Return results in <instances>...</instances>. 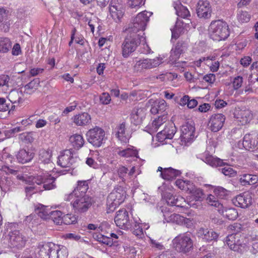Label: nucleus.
<instances>
[{"label":"nucleus","instance_id":"f257e3e1","mask_svg":"<svg viewBox=\"0 0 258 258\" xmlns=\"http://www.w3.org/2000/svg\"><path fill=\"white\" fill-rule=\"evenodd\" d=\"M37 258H67L68 250L61 245L53 242H40L35 250Z\"/></svg>","mask_w":258,"mask_h":258},{"label":"nucleus","instance_id":"f03ea898","mask_svg":"<svg viewBox=\"0 0 258 258\" xmlns=\"http://www.w3.org/2000/svg\"><path fill=\"white\" fill-rule=\"evenodd\" d=\"M209 31L211 38L217 41L226 40L230 35L228 24L221 20L212 21L209 26Z\"/></svg>","mask_w":258,"mask_h":258},{"label":"nucleus","instance_id":"7ed1b4c3","mask_svg":"<svg viewBox=\"0 0 258 258\" xmlns=\"http://www.w3.org/2000/svg\"><path fill=\"white\" fill-rule=\"evenodd\" d=\"M152 15V12L147 11H143L139 13L132 21L127 29V32H132L136 34H141L144 36V31L146 29L149 18Z\"/></svg>","mask_w":258,"mask_h":258},{"label":"nucleus","instance_id":"20e7f679","mask_svg":"<svg viewBox=\"0 0 258 258\" xmlns=\"http://www.w3.org/2000/svg\"><path fill=\"white\" fill-rule=\"evenodd\" d=\"M121 45V53L123 57L127 58L134 52L139 45V42L144 41L145 37L143 35L136 34L128 32Z\"/></svg>","mask_w":258,"mask_h":258},{"label":"nucleus","instance_id":"39448f33","mask_svg":"<svg viewBox=\"0 0 258 258\" xmlns=\"http://www.w3.org/2000/svg\"><path fill=\"white\" fill-rule=\"evenodd\" d=\"M174 248L178 252L184 253L189 252L193 247V241L189 234H180L173 240Z\"/></svg>","mask_w":258,"mask_h":258},{"label":"nucleus","instance_id":"423d86ee","mask_svg":"<svg viewBox=\"0 0 258 258\" xmlns=\"http://www.w3.org/2000/svg\"><path fill=\"white\" fill-rule=\"evenodd\" d=\"M105 135L104 131L99 127L89 130L86 134L87 141L96 148L100 147L103 144Z\"/></svg>","mask_w":258,"mask_h":258},{"label":"nucleus","instance_id":"0eeeda50","mask_svg":"<svg viewBox=\"0 0 258 258\" xmlns=\"http://www.w3.org/2000/svg\"><path fill=\"white\" fill-rule=\"evenodd\" d=\"M26 237L19 230L10 231L8 234V245L11 248L22 249L25 245Z\"/></svg>","mask_w":258,"mask_h":258},{"label":"nucleus","instance_id":"6e6552de","mask_svg":"<svg viewBox=\"0 0 258 258\" xmlns=\"http://www.w3.org/2000/svg\"><path fill=\"white\" fill-rule=\"evenodd\" d=\"M75 200L73 203V207L75 213H84L91 207L92 199L89 196L75 197Z\"/></svg>","mask_w":258,"mask_h":258},{"label":"nucleus","instance_id":"1a4fd4ad","mask_svg":"<svg viewBox=\"0 0 258 258\" xmlns=\"http://www.w3.org/2000/svg\"><path fill=\"white\" fill-rule=\"evenodd\" d=\"M125 191L120 186H116L109 195L107 198V204L110 208L114 209L123 202L125 198Z\"/></svg>","mask_w":258,"mask_h":258},{"label":"nucleus","instance_id":"9d476101","mask_svg":"<svg viewBox=\"0 0 258 258\" xmlns=\"http://www.w3.org/2000/svg\"><path fill=\"white\" fill-rule=\"evenodd\" d=\"M162 58L156 57L153 59H145L137 61L134 65V69L137 72L144 70L151 69L158 67L162 62Z\"/></svg>","mask_w":258,"mask_h":258},{"label":"nucleus","instance_id":"9b49d317","mask_svg":"<svg viewBox=\"0 0 258 258\" xmlns=\"http://www.w3.org/2000/svg\"><path fill=\"white\" fill-rule=\"evenodd\" d=\"M114 222L116 226L121 229L132 228V224L130 221L128 212L125 209L119 210L116 212Z\"/></svg>","mask_w":258,"mask_h":258},{"label":"nucleus","instance_id":"f8f14e48","mask_svg":"<svg viewBox=\"0 0 258 258\" xmlns=\"http://www.w3.org/2000/svg\"><path fill=\"white\" fill-rule=\"evenodd\" d=\"M187 46V43L185 41H178L170 51L169 59L171 63H175L179 58L180 55L186 51Z\"/></svg>","mask_w":258,"mask_h":258},{"label":"nucleus","instance_id":"ddd939ff","mask_svg":"<svg viewBox=\"0 0 258 258\" xmlns=\"http://www.w3.org/2000/svg\"><path fill=\"white\" fill-rule=\"evenodd\" d=\"M77 159L73 156L71 150H66L60 153L57 162L62 168L71 167L75 163Z\"/></svg>","mask_w":258,"mask_h":258},{"label":"nucleus","instance_id":"4468645a","mask_svg":"<svg viewBox=\"0 0 258 258\" xmlns=\"http://www.w3.org/2000/svg\"><path fill=\"white\" fill-rule=\"evenodd\" d=\"M196 12L199 18L204 19H210L212 13L210 2L207 0H200L197 5Z\"/></svg>","mask_w":258,"mask_h":258},{"label":"nucleus","instance_id":"2eb2a0df","mask_svg":"<svg viewBox=\"0 0 258 258\" xmlns=\"http://www.w3.org/2000/svg\"><path fill=\"white\" fill-rule=\"evenodd\" d=\"M225 116L221 113L212 115L209 121L208 125L211 131L217 132L220 130L225 121Z\"/></svg>","mask_w":258,"mask_h":258},{"label":"nucleus","instance_id":"dca6fc26","mask_svg":"<svg viewBox=\"0 0 258 258\" xmlns=\"http://www.w3.org/2000/svg\"><path fill=\"white\" fill-rule=\"evenodd\" d=\"M109 12L112 19L116 22H118L123 16L124 8L121 4L115 3V1L112 0L110 4Z\"/></svg>","mask_w":258,"mask_h":258},{"label":"nucleus","instance_id":"f3484780","mask_svg":"<svg viewBox=\"0 0 258 258\" xmlns=\"http://www.w3.org/2000/svg\"><path fill=\"white\" fill-rule=\"evenodd\" d=\"M225 242L231 250L238 252H242L243 245L239 236L236 234L228 235L226 238Z\"/></svg>","mask_w":258,"mask_h":258},{"label":"nucleus","instance_id":"a211bd4d","mask_svg":"<svg viewBox=\"0 0 258 258\" xmlns=\"http://www.w3.org/2000/svg\"><path fill=\"white\" fill-rule=\"evenodd\" d=\"M252 202L251 197L249 193H243L237 196L233 200V203L237 207L241 208L248 207Z\"/></svg>","mask_w":258,"mask_h":258},{"label":"nucleus","instance_id":"6ab92c4d","mask_svg":"<svg viewBox=\"0 0 258 258\" xmlns=\"http://www.w3.org/2000/svg\"><path fill=\"white\" fill-rule=\"evenodd\" d=\"M176 131L175 125L171 124L166 126L164 130L158 133L157 137L160 142H162L166 139H171Z\"/></svg>","mask_w":258,"mask_h":258},{"label":"nucleus","instance_id":"aec40b11","mask_svg":"<svg viewBox=\"0 0 258 258\" xmlns=\"http://www.w3.org/2000/svg\"><path fill=\"white\" fill-rule=\"evenodd\" d=\"M166 115V113H164L155 119L151 124L146 127V131L151 135L156 132L158 128L167 121Z\"/></svg>","mask_w":258,"mask_h":258},{"label":"nucleus","instance_id":"412c9836","mask_svg":"<svg viewBox=\"0 0 258 258\" xmlns=\"http://www.w3.org/2000/svg\"><path fill=\"white\" fill-rule=\"evenodd\" d=\"M145 116V110L144 108H134L131 114V122L136 125L140 124L143 122Z\"/></svg>","mask_w":258,"mask_h":258},{"label":"nucleus","instance_id":"4be33fe9","mask_svg":"<svg viewBox=\"0 0 258 258\" xmlns=\"http://www.w3.org/2000/svg\"><path fill=\"white\" fill-rule=\"evenodd\" d=\"M166 209L162 210V212L163 213V216L164 217V219L167 222H171V223H175L177 224H179L180 223L184 222L185 223H187L188 221H189V219L187 218H184L183 217L180 216L179 214H176L175 213L170 214L168 212H164Z\"/></svg>","mask_w":258,"mask_h":258},{"label":"nucleus","instance_id":"5701e85b","mask_svg":"<svg viewBox=\"0 0 258 258\" xmlns=\"http://www.w3.org/2000/svg\"><path fill=\"white\" fill-rule=\"evenodd\" d=\"M52 153L49 150L41 149L39 152L38 162L39 163L48 165L53 167V163L51 160Z\"/></svg>","mask_w":258,"mask_h":258},{"label":"nucleus","instance_id":"b1692460","mask_svg":"<svg viewBox=\"0 0 258 258\" xmlns=\"http://www.w3.org/2000/svg\"><path fill=\"white\" fill-rule=\"evenodd\" d=\"M191 197L189 198L188 205L194 208L197 207L196 202L201 201L204 198V194L202 189L196 187L190 193Z\"/></svg>","mask_w":258,"mask_h":258},{"label":"nucleus","instance_id":"393cba45","mask_svg":"<svg viewBox=\"0 0 258 258\" xmlns=\"http://www.w3.org/2000/svg\"><path fill=\"white\" fill-rule=\"evenodd\" d=\"M200 236L206 241L209 242L212 240L216 241L219 237V234L212 229L201 228L198 232Z\"/></svg>","mask_w":258,"mask_h":258},{"label":"nucleus","instance_id":"a878e982","mask_svg":"<svg viewBox=\"0 0 258 258\" xmlns=\"http://www.w3.org/2000/svg\"><path fill=\"white\" fill-rule=\"evenodd\" d=\"M73 122L78 126H84L91 122L90 115L87 112L79 113L75 115L73 118Z\"/></svg>","mask_w":258,"mask_h":258},{"label":"nucleus","instance_id":"bb28decb","mask_svg":"<svg viewBox=\"0 0 258 258\" xmlns=\"http://www.w3.org/2000/svg\"><path fill=\"white\" fill-rule=\"evenodd\" d=\"M88 189V185L87 181H79L78 182V185L73 191L69 195L70 197H80L84 196H88L86 192Z\"/></svg>","mask_w":258,"mask_h":258},{"label":"nucleus","instance_id":"cd10ccee","mask_svg":"<svg viewBox=\"0 0 258 258\" xmlns=\"http://www.w3.org/2000/svg\"><path fill=\"white\" fill-rule=\"evenodd\" d=\"M34 156V153L31 151L21 149L17 154V159L19 163L24 164L31 161Z\"/></svg>","mask_w":258,"mask_h":258},{"label":"nucleus","instance_id":"c85d7f7f","mask_svg":"<svg viewBox=\"0 0 258 258\" xmlns=\"http://www.w3.org/2000/svg\"><path fill=\"white\" fill-rule=\"evenodd\" d=\"M167 106L165 100L163 99L157 100L154 102L151 108L152 114H156L157 113H164L167 109Z\"/></svg>","mask_w":258,"mask_h":258},{"label":"nucleus","instance_id":"c756f323","mask_svg":"<svg viewBox=\"0 0 258 258\" xmlns=\"http://www.w3.org/2000/svg\"><path fill=\"white\" fill-rule=\"evenodd\" d=\"M117 154L121 157L128 158L131 157H138V152L133 146H130L129 147L124 149L119 148L116 150Z\"/></svg>","mask_w":258,"mask_h":258},{"label":"nucleus","instance_id":"7c9ffc66","mask_svg":"<svg viewBox=\"0 0 258 258\" xmlns=\"http://www.w3.org/2000/svg\"><path fill=\"white\" fill-rule=\"evenodd\" d=\"M24 94L22 90L19 89L12 90L9 93L8 98L12 104L21 103L23 101Z\"/></svg>","mask_w":258,"mask_h":258},{"label":"nucleus","instance_id":"2f4dec72","mask_svg":"<svg viewBox=\"0 0 258 258\" xmlns=\"http://www.w3.org/2000/svg\"><path fill=\"white\" fill-rule=\"evenodd\" d=\"M181 174L179 170L173 169L171 167L164 168L163 172L160 173L161 177L167 180H172Z\"/></svg>","mask_w":258,"mask_h":258},{"label":"nucleus","instance_id":"473e14b6","mask_svg":"<svg viewBox=\"0 0 258 258\" xmlns=\"http://www.w3.org/2000/svg\"><path fill=\"white\" fill-rule=\"evenodd\" d=\"M236 118L242 124L249 122L252 118V114L249 110H241L236 114Z\"/></svg>","mask_w":258,"mask_h":258},{"label":"nucleus","instance_id":"72a5a7b5","mask_svg":"<svg viewBox=\"0 0 258 258\" xmlns=\"http://www.w3.org/2000/svg\"><path fill=\"white\" fill-rule=\"evenodd\" d=\"M258 181V176L256 175L244 174L242 175L239 178V182L243 186L253 185Z\"/></svg>","mask_w":258,"mask_h":258},{"label":"nucleus","instance_id":"f704fd0d","mask_svg":"<svg viewBox=\"0 0 258 258\" xmlns=\"http://www.w3.org/2000/svg\"><path fill=\"white\" fill-rule=\"evenodd\" d=\"M219 213L222 214L226 218L234 220L238 217V212L237 210L233 208H224L223 207L219 210Z\"/></svg>","mask_w":258,"mask_h":258},{"label":"nucleus","instance_id":"c9c22d12","mask_svg":"<svg viewBox=\"0 0 258 258\" xmlns=\"http://www.w3.org/2000/svg\"><path fill=\"white\" fill-rule=\"evenodd\" d=\"M242 146L247 150H253L258 148L257 142L253 140L250 134H246L243 139Z\"/></svg>","mask_w":258,"mask_h":258},{"label":"nucleus","instance_id":"e433bc0d","mask_svg":"<svg viewBox=\"0 0 258 258\" xmlns=\"http://www.w3.org/2000/svg\"><path fill=\"white\" fill-rule=\"evenodd\" d=\"M182 138L189 141L192 139L195 136V128L190 124L183 125L181 128Z\"/></svg>","mask_w":258,"mask_h":258},{"label":"nucleus","instance_id":"4c0bfd02","mask_svg":"<svg viewBox=\"0 0 258 258\" xmlns=\"http://www.w3.org/2000/svg\"><path fill=\"white\" fill-rule=\"evenodd\" d=\"M13 182L11 178L2 176L0 178V187L1 190L5 193L12 190L13 187Z\"/></svg>","mask_w":258,"mask_h":258},{"label":"nucleus","instance_id":"58836bf2","mask_svg":"<svg viewBox=\"0 0 258 258\" xmlns=\"http://www.w3.org/2000/svg\"><path fill=\"white\" fill-rule=\"evenodd\" d=\"M174 8L178 17L183 18H187L190 17V13L188 9L185 7L182 6L180 2H174Z\"/></svg>","mask_w":258,"mask_h":258},{"label":"nucleus","instance_id":"ea45409f","mask_svg":"<svg viewBox=\"0 0 258 258\" xmlns=\"http://www.w3.org/2000/svg\"><path fill=\"white\" fill-rule=\"evenodd\" d=\"M44 175L43 176H21L19 179L25 181L26 183L29 184H34L36 183L37 185L43 184Z\"/></svg>","mask_w":258,"mask_h":258},{"label":"nucleus","instance_id":"a19ab883","mask_svg":"<svg viewBox=\"0 0 258 258\" xmlns=\"http://www.w3.org/2000/svg\"><path fill=\"white\" fill-rule=\"evenodd\" d=\"M35 211L38 215L43 219H49L50 216L52 212L48 207L44 206L42 205H40L36 209Z\"/></svg>","mask_w":258,"mask_h":258},{"label":"nucleus","instance_id":"79ce46f5","mask_svg":"<svg viewBox=\"0 0 258 258\" xmlns=\"http://www.w3.org/2000/svg\"><path fill=\"white\" fill-rule=\"evenodd\" d=\"M116 132V136L117 138L121 142H126L127 140V138L126 136L125 131V122L119 124L115 129Z\"/></svg>","mask_w":258,"mask_h":258},{"label":"nucleus","instance_id":"37998d69","mask_svg":"<svg viewBox=\"0 0 258 258\" xmlns=\"http://www.w3.org/2000/svg\"><path fill=\"white\" fill-rule=\"evenodd\" d=\"M55 178L51 175H44L43 187L45 190H50L56 187Z\"/></svg>","mask_w":258,"mask_h":258},{"label":"nucleus","instance_id":"c03bdc74","mask_svg":"<svg viewBox=\"0 0 258 258\" xmlns=\"http://www.w3.org/2000/svg\"><path fill=\"white\" fill-rule=\"evenodd\" d=\"M70 141L72 146L76 149H79L83 147L84 144V140L83 137L80 135L76 134L70 138Z\"/></svg>","mask_w":258,"mask_h":258},{"label":"nucleus","instance_id":"a18cd8bd","mask_svg":"<svg viewBox=\"0 0 258 258\" xmlns=\"http://www.w3.org/2000/svg\"><path fill=\"white\" fill-rule=\"evenodd\" d=\"M205 162L212 167L225 165V162L222 160L212 155L207 156L205 159Z\"/></svg>","mask_w":258,"mask_h":258},{"label":"nucleus","instance_id":"49530a36","mask_svg":"<svg viewBox=\"0 0 258 258\" xmlns=\"http://www.w3.org/2000/svg\"><path fill=\"white\" fill-rule=\"evenodd\" d=\"M12 47L10 40L7 37H0V52H7Z\"/></svg>","mask_w":258,"mask_h":258},{"label":"nucleus","instance_id":"de8ad7c7","mask_svg":"<svg viewBox=\"0 0 258 258\" xmlns=\"http://www.w3.org/2000/svg\"><path fill=\"white\" fill-rule=\"evenodd\" d=\"M219 171L222 173L225 176L229 177H234L237 174V172L234 170L230 166L228 165H223L220 166Z\"/></svg>","mask_w":258,"mask_h":258},{"label":"nucleus","instance_id":"09e8293b","mask_svg":"<svg viewBox=\"0 0 258 258\" xmlns=\"http://www.w3.org/2000/svg\"><path fill=\"white\" fill-rule=\"evenodd\" d=\"M207 203L211 206L215 207L217 208V211L219 212V210L223 207V205L220 202L215 196L212 195H209L206 199Z\"/></svg>","mask_w":258,"mask_h":258},{"label":"nucleus","instance_id":"8fccbe9b","mask_svg":"<svg viewBox=\"0 0 258 258\" xmlns=\"http://www.w3.org/2000/svg\"><path fill=\"white\" fill-rule=\"evenodd\" d=\"M49 219L53 220L54 223L57 225H60L63 223V216H62V213L60 211H53Z\"/></svg>","mask_w":258,"mask_h":258},{"label":"nucleus","instance_id":"3c124183","mask_svg":"<svg viewBox=\"0 0 258 258\" xmlns=\"http://www.w3.org/2000/svg\"><path fill=\"white\" fill-rule=\"evenodd\" d=\"M40 83L39 79L38 78L34 79L33 81H31L24 86V93L30 94L31 92H29V90L33 89H36L39 86Z\"/></svg>","mask_w":258,"mask_h":258},{"label":"nucleus","instance_id":"603ef678","mask_svg":"<svg viewBox=\"0 0 258 258\" xmlns=\"http://www.w3.org/2000/svg\"><path fill=\"white\" fill-rule=\"evenodd\" d=\"M13 79L7 75L2 74L0 75V87L6 86L9 87L12 86Z\"/></svg>","mask_w":258,"mask_h":258},{"label":"nucleus","instance_id":"864d4df0","mask_svg":"<svg viewBox=\"0 0 258 258\" xmlns=\"http://www.w3.org/2000/svg\"><path fill=\"white\" fill-rule=\"evenodd\" d=\"M161 194L162 198L166 200L167 205L173 206L177 196H174L171 193L167 191H164Z\"/></svg>","mask_w":258,"mask_h":258},{"label":"nucleus","instance_id":"5fc2aeb1","mask_svg":"<svg viewBox=\"0 0 258 258\" xmlns=\"http://www.w3.org/2000/svg\"><path fill=\"white\" fill-rule=\"evenodd\" d=\"M133 224L132 226V228H133V234L138 237H141L143 235V230L141 224L135 221Z\"/></svg>","mask_w":258,"mask_h":258},{"label":"nucleus","instance_id":"6e6d98bb","mask_svg":"<svg viewBox=\"0 0 258 258\" xmlns=\"http://www.w3.org/2000/svg\"><path fill=\"white\" fill-rule=\"evenodd\" d=\"M214 193L217 198L221 199H224L227 196V190L221 186L216 187L214 190Z\"/></svg>","mask_w":258,"mask_h":258},{"label":"nucleus","instance_id":"4d7b16f0","mask_svg":"<svg viewBox=\"0 0 258 258\" xmlns=\"http://www.w3.org/2000/svg\"><path fill=\"white\" fill-rule=\"evenodd\" d=\"M96 239L99 242L109 246H111L113 243L111 238L102 234L97 235Z\"/></svg>","mask_w":258,"mask_h":258},{"label":"nucleus","instance_id":"13d9d810","mask_svg":"<svg viewBox=\"0 0 258 258\" xmlns=\"http://www.w3.org/2000/svg\"><path fill=\"white\" fill-rule=\"evenodd\" d=\"M63 223L66 225L75 224L77 222V218L74 215L67 214L63 216Z\"/></svg>","mask_w":258,"mask_h":258},{"label":"nucleus","instance_id":"bf43d9fd","mask_svg":"<svg viewBox=\"0 0 258 258\" xmlns=\"http://www.w3.org/2000/svg\"><path fill=\"white\" fill-rule=\"evenodd\" d=\"M19 139L23 142L28 143L33 141V138L30 133H24L19 135Z\"/></svg>","mask_w":258,"mask_h":258},{"label":"nucleus","instance_id":"052dcab7","mask_svg":"<svg viewBox=\"0 0 258 258\" xmlns=\"http://www.w3.org/2000/svg\"><path fill=\"white\" fill-rule=\"evenodd\" d=\"M139 44H141L140 48V51L141 53L144 54H148L151 52V49L149 45L147 44L145 38V40L144 41L139 42Z\"/></svg>","mask_w":258,"mask_h":258},{"label":"nucleus","instance_id":"680f3d73","mask_svg":"<svg viewBox=\"0 0 258 258\" xmlns=\"http://www.w3.org/2000/svg\"><path fill=\"white\" fill-rule=\"evenodd\" d=\"M238 18L242 23L247 22L250 20V15L246 11H241L238 14Z\"/></svg>","mask_w":258,"mask_h":258},{"label":"nucleus","instance_id":"e2e57ef3","mask_svg":"<svg viewBox=\"0 0 258 258\" xmlns=\"http://www.w3.org/2000/svg\"><path fill=\"white\" fill-rule=\"evenodd\" d=\"M243 78L241 76H237L233 79L232 82L234 90L239 89L242 85Z\"/></svg>","mask_w":258,"mask_h":258},{"label":"nucleus","instance_id":"0e129e2a","mask_svg":"<svg viewBox=\"0 0 258 258\" xmlns=\"http://www.w3.org/2000/svg\"><path fill=\"white\" fill-rule=\"evenodd\" d=\"M10 103L6 102L4 98H0V111H6L10 109Z\"/></svg>","mask_w":258,"mask_h":258},{"label":"nucleus","instance_id":"69168bd1","mask_svg":"<svg viewBox=\"0 0 258 258\" xmlns=\"http://www.w3.org/2000/svg\"><path fill=\"white\" fill-rule=\"evenodd\" d=\"M111 101V97L108 93H103L100 96V101L103 104H108Z\"/></svg>","mask_w":258,"mask_h":258},{"label":"nucleus","instance_id":"338daca9","mask_svg":"<svg viewBox=\"0 0 258 258\" xmlns=\"http://www.w3.org/2000/svg\"><path fill=\"white\" fill-rule=\"evenodd\" d=\"M185 203L186 201L183 197L177 196L176 198L173 206L182 208L185 206Z\"/></svg>","mask_w":258,"mask_h":258},{"label":"nucleus","instance_id":"774afa93","mask_svg":"<svg viewBox=\"0 0 258 258\" xmlns=\"http://www.w3.org/2000/svg\"><path fill=\"white\" fill-rule=\"evenodd\" d=\"M146 0H128L129 6L134 8L139 7L144 5Z\"/></svg>","mask_w":258,"mask_h":258}]
</instances>
